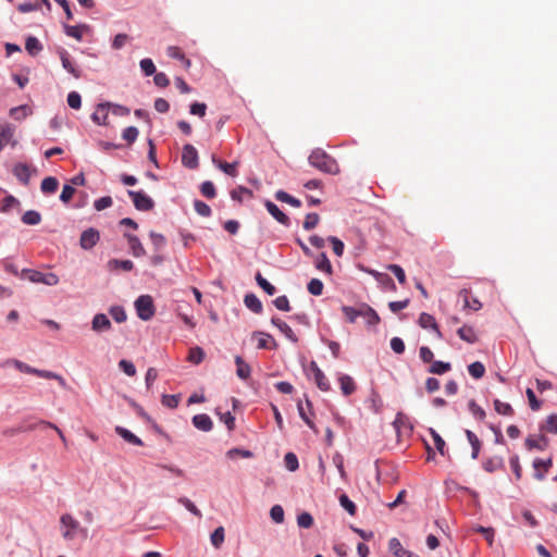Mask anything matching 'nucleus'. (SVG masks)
<instances>
[{"instance_id":"obj_1","label":"nucleus","mask_w":557,"mask_h":557,"mask_svg":"<svg viewBox=\"0 0 557 557\" xmlns=\"http://www.w3.org/2000/svg\"><path fill=\"white\" fill-rule=\"evenodd\" d=\"M308 161L313 168L318 169L321 172L332 175L339 173V166L337 164V161L321 148L312 150L308 158Z\"/></svg>"},{"instance_id":"obj_2","label":"nucleus","mask_w":557,"mask_h":557,"mask_svg":"<svg viewBox=\"0 0 557 557\" xmlns=\"http://www.w3.org/2000/svg\"><path fill=\"white\" fill-rule=\"evenodd\" d=\"M342 310L350 323H354L358 317L367 319L370 325H376L380 322L377 313L368 305H362L359 309L344 306Z\"/></svg>"},{"instance_id":"obj_3","label":"nucleus","mask_w":557,"mask_h":557,"mask_svg":"<svg viewBox=\"0 0 557 557\" xmlns=\"http://www.w3.org/2000/svg\"><path fill=\"white\" fill-rule=\"evenodd\" d=\"M135 308L137 315L144 321H148L154 315L153 300L149 295L139 296L135 301Z\"/></svg>"},{"instance_id":"obj_4","label":"nucleus","mask_w":557,"mask_h":557,"mask_svg":"<svg viewBox=\"0 0 557 557\" xmlns=\"http://www.w3.org/2000/svg\"><path fill=\"white\" fill-rule=\"evenodd\" d=\"M60 524L63 539L66 541L74 540L81 527L79 522L72 515L64 513L60 517Z\"/></svg>"},{"instance_id":"obj_5","label":"nucleus","mask_w":557,"mask_h":557,"mask_svg":"<svg viewBox=\"0 0 557 557\" xmlns=\"http://www.w3.org/2000/svg\"><path fill=\"white\" fill-rule=\"evenodd\" d=\"M16 127L9 123H0V151L7 146L15 147L17 140L15 138Z\"/></svg>"},{"instance_id":"obj_6","label":"nucleus","mask_w":557,"mask_h":557,"mask_svg":"<svg viewBox=\"0 0 557 557\" xmlns=\"http://www.w3.org/2000/svg\"><path fill=\"white\" fill-rule=\"evenodd\" d=\"M27 277L33 283H41L48 286H55L59 283V276L52 272H40L36 270H28Z\"/></svg>"},{"instance_id":"obj_7","label":"nucleus","mask_w":557,"mask_h":557,"mask_svg":"<svg viewBox=\"0 0 557 557\" xmlns=\"http://www.w3.org/2000/svg\"><path fill=\"white\" fill-rule=\"evenodd\" d=\"M127 194L132 198L135 208L139 211H149L154 206L153 200L141 190H128Z\"/></svg>"},{"instance_id":"obj_8","label":"nucleus","mask_w":557,"mask_h":557,"mask_svg":"<svg viewBox=\"0 0 557 557\" xmlns=\"http://www.w3.org/2000/svg\"><path fill=\"white\" fill-rule=\"evenodd\" d=\"M182 163L188 169H196L198 166V152L193 145L186 144L183 147Z\"/></svg>"},{"instance_id":"obj_9","label":"nucleus","mask_w":557,"mask_h":557,"mask_svg":"<svg viewBox=\"0 0 557 557\" xmlns=\"http://www.w3.org/2000/svg\"><path fill=\"white\" fill-rule=\"evenodd\" d=\"M58 53L62 62L63 69L66 70L70 74H72L75 78H79L82 76V71L71 60L69 52L65 49H60Z\"/></svg>"},{"instance_id":"obj_10","label":"nucleus","mask_w":557,"mask_h":557,"mask_svg":"<svg viewBox=\"0 0 557 557\" xmlns=\"http://www.w3.org/2000/svg\"><path fill=\"white\" fill-rule=\"evenodd\" d=\"M553 466L552 458H548L546 460L536 458L533 460V468H534V478L537 481H543L545 479V475L549 471V469Z\"/></svg>"},{"instance_id":"obj_11","label":"nucleus","mask_w":557,"mask_h":557,"mask_svg":"<svg viewBox=\"0 0 557 557\" xmlns=\"http://www.w3.org/2000/svg\"><path fill=\"white\" fill-rule=\"evenodd\" d=\"M99 232L95 228L84 231L79 238V244L83 249H91L99 242Z\"/></svg>"},{"instance_id":"obj_12","label":"nucleus","mask_w":557,"mask_h":557,"mask_svg":"<svg viewBox=\"0 0 557 557\" xmlns=\"http://www.w3.org/2000/svg\"><path fill=\"white\" fill-rule=\"evenodd\" d=\"M298 412L301 419L305 421V423L312 429L314 432H318L313 421L310 418V414H312V404L311 401L306 398V405H304L301 401L297 404Z\"/></svg>"},{"instance_id":"obj_13","label":"nucleus","mask_w":557,"mask_h":557,"mask_svg":"<svg viewBox=\"0 0 557 557\" xmlns=\"http://www.w3.org/2000/svg\"><path fill=\"white\" fill-rule=\"evenodd\" d=\"M124 236L134 257L139 258L146 255V250L136 235L125 233Z\"/></svg>"},{"instance_id":"obj_14","label":"nucleus","mask_w":557,"mask_h":557,"mask_svg":"<svg viewBox=\"0 0 557 557\" xmlns=\"http://www.w3.org/2000/svg\"><path fill=\"white\" fill-rule=\"evenodd\" d=\"M310 369L313 373L317 386L321 391L327 392L330 389V383L324 373L322 372V370L318 367V364L314 361L310 363Z\"/></svg>"},{"instance_id":"obj_15","label":"nucleus","mask_w":557,"mask_h":557,"mask_svg":"<svg viewBox=\"0 0 557 557\" xmlns=\"http://www.w3.org/2000/svg\"><path fill=\"white\" fill-rule=\"evenodd\" d=\"M388 548L395 557H419L412 552L405 549L400 541L396 537L389 540Z\"/></svg>"},{"instance_id":"obj_16","label":"nucleus","mask_w":557,"mask_h":557,"mask_svg":"<svg viewBox=\"0 0 557 557\" xmlns=\"http://www.w3.org/2000/svg\"><path fill=\"white\" fill-rule=\"evenodd\" d=\"M13 174L16 176V178L24 185H28L30 176H32V170L25 163H17L13 168Z\"/></svg>"},{"instance_id":"obj_17","label":"nucleus","mask_w":557,"mask_h":557,"mask_svg":"<svg viewBox=\"0 0 557 557\" xmlns=\"http://www.w3.org/2000/svg\"><path fill=\"white\" fill-rule=\"evenodd\" d=\"M264 205H265V208H267L268 212H269V213H270V214H271V215H272V216H273L277 222H280L281 224H283V225H285V226H287V225L289 224V219H288V216H287L284 212H282V211L278 209V207H277L274 202H272V201H270V200H267Z\"/></svg>"},{"instance_id":"obj_18","label":"nucleus","mask_w":557,"mask_h":557,"mask_svg":"<svg viewBox=\"0 0 557 557\" xmlns=\"http://www.w3.org/2000/svg\"><path fill=\"white\" fill-rule=\"evenodd\" d=\"M525 446L529 450H545L548 446V438L545 435H540L539 437L529 436L525 440Z\"/></svg>"},{"instance_id":"obj_19","label":"nucleus","mask_w":557,"mask_h":557,"mask_svg":"<svg viewBox=\"0 0 557 557\" xmlns=\"http://www.w3.org/2000/svg\"><path fill=\"white\" fill-rule=\"evenodd\" d=\"M419 324L423 329H429V327L433 329L435 331L436 336L438 338L443 337V335H442V333H441V331L438 329V325H437V323H436V321H435L433 315H431V314H429L426 312H422L420 314V317H419Z\"/></svg>"},{"instance_id":"obj_20","label":"nucleus","mask_w":557,"mask_h":557,"mask_svg":"<svg viewBox=\"0 0 557 557\" xmlns=\"http://www.w3.org/2000/svg\"><path fill=\"white\" fill-rule=\"evenodd\" d=\"M111 327V322L103 313H97L91 321V329L95 332L108 331Z\"/></svg>"},{"instance_id":"obj_21","label":"nucleus","mask_w":557,"mask_h":557,"mask_svg":"<svg viewBox=\"0 0 557 557\" xmlns=\"http://www.w3.org/2000/svg\"><path fill=\"white\" fill-rule=\"evenodd\" d=\"M314 265L319 271L327 275H332L333 273V267L325 252H321L318 256H315Z\"/></svg>"},{"instance_id":"obj_22","label":"nucleus","mask_w":557,"mask_h":557,"mask_svg":"<svg viewBox=\"0 0 557 557\" xmlns=\"http://www.w3.org/2000/svg\"><path fill=\"white\" fill-rule=\"evenodd\" d=\"M193 424L200 431L208 432L212 429L211 418L206 413H199L193 417Z\"/></svg>"},{"instance_id":"obj_23","label":"nucleus","mask_w":557,"mask_h":557,"mask_svg":"<svg viewBox=\"0 0 557 557\" xmlns=\"http://www.w3.org/2000/svg\"><path fill=\"white\" fill-rule=\"evenodd\" d=\"M0 194H3L4 197L0 201V211L3 213L10 212L13 208L20 205V201L12 195H8L7 191L0 188Z\"/></svg>"},{"instance_id":"obj_24","label":"nucleus","mask_w":557,"mask_h":557,"mask_svg":"<svg viewBox=\"0 0 557 557\" xmlns=\"http://www.w3.org/2000/svg\"><path fill=\"white\" fill-rule=\"evenodd\" d=\"M504 468L505 462L503 457L500 456L491 457L483 462V469L490 473L495 472L497 470H502Z\"/></svg>"},{"instance_id":"obj_25","label":"nucleus","mask_w":557,"mask_h":557,"mask_svg":"<svg viewBox=\"0 0 557 557\" xmlns=\"http://www.w3.org/2000/svg\"><path fill=\"white\" fill-rule=\"evenodd\" d=\"M272 324H274L289 341L297 343L298 338L295 335L292 327L278 318H272Z\"/></svg>"},{"instance_id":"obj_26","label":"nucleus","mask_w":557,"mask_h":557,"mask_svg":"<svg viewBox=\"0 0 557 557\" xmlns=\"http://www.w3.org/2000/svg\"><path fill=\"white\" fill-rule=\"evenodd\" d=\"M342 393L345 396L351 395L356 391V383L354 379L347 374H342L338 377Z\"/></svg>"},{"instance_id":"obj_27","label":"nucleus","mask_w":557,"mask_h":557,"mask_svg":"<svg viewBox=\"0 0 557 557\" xmlns=\"http://www.w3.org/2000/svg\"><path fill=\"white\" fill-rule=\"evenodd\" d=\"M115 432L124 441H126L127 443H129L132 445H136V446H143L144 445L143 441L138 436H136L134 433H132L129 430H127L125 428L116 426L115 428Z\"/></svg>"},{"instance_id":"obj_28","label":"nucleus","mask_w":557,"mask_h":557,"mask_svg":"<svg viewBox=\"0 0 557 557\" xmlns=\"http://www.w3.org/2000/svg\"><path fill=\"white\" fill-rule=\"evenodd\" d=\"M64 28V32L67 36L70 37H73L75 38L76 40H82L83 38V32L84 30H88L89 29V26L86 25V24H81V25H75V26H71V25H67L65 24L63 26Z\"/></svg>"},{"instance_id":"obj_29","label":"nucleus","mask_w":557,"mask_h":557,"mask_svg":"<svg viewBox=\"0 0 557 557\" xmlns=\"http://www.w3.org/2000/svg\"><path fill=\"white\" fill-rule=\"evenodd\" d=\"M212 162L221 170L223 171L225 174L230 175V176H236L237 175V162H234V163H227L225 161H220L216 159L215 156H212Z\"/></svg>"},{"instance_id":"obj_30","label":"nucleus","mask_w":557,"mask_h":557,"mask_svg":"<svg viewBox=\"0 0 557 557\" xmlns=\"http://www.w3.org/2000/svg\"><path fill=\"white\" fill-rule=\"evenodd\" d=\"M244 302L248 309H250L255 313L262 312V304L260 299L255 294H247L244 298Z\"/></svg>"},{"instance_id":"obj_31","label":"nucleus","mask_w":557,"mask_h":557,"mask_svg":"<svg viewBox=\"0 0 557 557\" xmlns=\"http://www.w3.org/2000/svg\"><path fill=\"white\" fill-rule=\"evenodd\" d=\"M235 363H236V374L242 380H247L250 376V366L246 363L240 356L235 357Z\"/></svg>"},{"instance_id":"obj_32","label":"nucleus","mask_w":557,"mask_h":557,"mask_svg":"<svg viewBox=\"0 0 557 557\" xmlns=\"http://www.w3.org/2000/svg\"><path fill=\"white\" fill-rule=\"evenodd\" d=\"M457 334L462 341L469 344H473L478 341V336L472 326L463 325L457 331Z\"/></svg>"},{"instance_id":"obj_33","label":"nucleus","mask_w":557,"mask_h":557,"mask_svg":"<svg viewBox=\"0 0 557 557\" xmlns=\"http://www.w3.org/2000/svg\"><path fill=\"white\" fill-rule=\"evenodd\" d=\"M450 369H451V364L449 362L433 360L431 362L430 368L428 369V372L432 373V374L441 375V374H444V373L450 371Z\"/></svg>"},{"instance_id":"obj_34","label":"nucleus","mask_w":557,"mask_h":557,"mask_svg":"<svg viewBox=\"0 0 557 557\" xmlns=\"http://www.w3.org/2000/svg\"><path fill=\"white\" fill-rule=\"evenodd\" d=\"M59 187V182L53 176H48L42 180L40 189L44 194H53Z\"/></svg>"},{"instance_id":"obj_35","label":"nucleus","mask_w":557,"mask_h":557,"mask_svg":"<svg viewBox=\"0 0 557 557\" xmlns=\"http://www.w3.org/2000/svg\"><path fill=\"white\" fill-rule=\"evenodd\" d=\"M466 436L472 447L471 457L476 459L481 449V441L479 437L470 430H466Z\"/></svg>"},{"instance_id":"obj_36","label":"nucleus","mask_w":557,"mask_h":557,"mask_svg":"<svg viewBox=\"0 0 557 557\" xmlns=\"http://www.w3.org/2000/svg\"><path fill=\"white\" fill-rule=\"evenodd\" d=\"M92 121L99 125H106L108 119L107 104L100 103L98 104L96 111L92 114Z\"/></svg>"},{"instance_id":"obj_37","label":"nucleus","mask_w":557,"mask_h":557,"mask_svg":"<svg viewBox=\"0 0 557 557\" xmlns=\"http://www.w3.org/2000/svg\"><path fill=\"white\" fill-rule=\"evenodd\" d=\"M25 49L30 55H37L42 50V45L36 37L29 36L26 39Z\"/></svg>"},{"instance_id":"obj_38","label":"nucleus","mask_w":557,"mask_h":557,"mask_svg":"<svg viewBox=\"0 0 557 557\" xmlns=\"http://www.w3.org/2000/svg\"><path fill=\"white\" fill-rule=\"evenodd\" d=\"M34 375H37L39 377L47 379V380H57L62 387H64L66 385L65 380L61 375H59L54 372L48 371V370L36 369V372H34Z\"/></svg>"},{"instance_id":"obj_39","label":"nucleus","mask_w":557,"mask_h":557,"mask_svg":"<svg viewBox=\"0 0 557 557\" xmlns=\"http://www.w3.org/2000/svg\"><path fill=\"white\" fill-rule=\"evenodd\" d=\"M32 113L29 107L27 106H18V107H15V108H12L10 110V115L16 120V121H22L24 120L25 117H27L29 114Z\"/></svg>"},{"instance_id":"obj_40","label":"nucleus","mask_w":557,"mask_h":557,"mask_svg":"<svg viewBox=\"0 0 557 557\" xmlns=\"http://www.w3.org/2000/svg\"><path fill=\"white\" fill-rule=\"evenodd\" d=\"M40 221V213L34 210L26 211L22 216V222L27 225H37Z\"/></svg>"},{"instance_id":"obj_41","label":"nucleus","mask_w":557,"mask_h":557,"mask_svg":"<svg viewBox=\"0 0 557 557\" xmlns=\"http://www.w3.org/2000/svg\"><path fill=\"white\" fill-rule=\"evenodd\" d=\"M224 537H225V531H224V528L223 527H219L216 528L213 533L211 534L210 536V540H211V544L215 547V548H220L221 545L223 544L224 542Z\"/></svg>"},{"instance_id":"obj_42","label":"nucleus","mask_w":557,"mask_h":557,"mask_svg":"<svg viewBox=\"0 0 557 557\" xmlns=\"http://www.w3.org/2000/svg\"><path fill=\"white\" fill-rule=\"evenodd\" d=\"M108 264L110 269H122L123 271H131L134 268V263L131 260L112 259Z\"/></svg>"},{"instance_id":"obj_43","label":"nucleus","mask_w":557,"mask_h":557,"mask_svg":"<svg viewBox=\"0 0 557 557\" xmlns=\"http://www.w3.org/2000/svg\"><path fill=\"white\" fill-rule=\"evenodd\" d=\"M494 408L498 414L509 417L513 414L512 407L508 403H503L499 399L494 400Z\"/></svg>"},{"instance_id":"obj_44","label":"nucleus","mask_w":557,"mask_h":557,"mask_svg":"<svg viewBox=\"0 0 557 557\" xmlns=\"http://www.w3.org/2000/svg\"><path fill=\"white\" fill-rule=\"evenodd\" d=\"M275 198L280 201H283V202H286V203H289L290 206L293 207H300L301 206V202L299 199L290 196L289 194H287L286 191H283V190H278L276 194H275Z\"/></svg>"},{"instance_id":"obj_45","label":"nucleus","mask_w":557,"mask_h":557,"mask_svg":"<svg viewBox=\"0 0 557 557\" xmlns=\"http://www.w3.org/2000/svg\"><path fill=\"white\" fill-rule=\"evenodd\" d=\"M470 375L474 379H481L485 373V367L482 362L475 361L468 367Z\"/></svg>"},{"instance_id":"obj_46","label":"nucleus","mask_w":557,"mask_h":557,"mask_svg":"<svg viewBox=\"0 0 557 557\" xmlns=\"http://www.w3.org/2000/svg\"><path fill=\"white\" fill-rule=\"evenodd\" d=\"M205 358V351L202 348L200 347H194L189 350V354H188V361L194 363V364H199L202 362Z\"/></svg>"},{"instance_id":"obj_47","label":"nucleus","mask_w":557,"mask_h":557,"mask_svg":"<svg viewBox=\"0 0 557 557\" xmlns=\"http://www.w3.org/2000/svg\"><path fill=\"white\" fill-rule=\"evenodd\" d=\"M256 281H257V284L270 296L274 295L276 289L275 287L269 283L262 275L260 272H258L256 274Z\"/></svg>"},{"instance_id":"obj_48","label":"nucleus","mask_w":557,"mask_h":557,"mask_svg":"<svg viewBox=\"0 0 557 557\" xmlns=\"http://www.w3.org/2000/svg\"><path fill=\"white\" fill-rule=\"evenodd\" d=\"M308 292L313 296H320L323 293V283L319 278H311L307 285Z\"/></svg>"},{"instance_id":"obj_49","label":"nucleus","mask_w":557,"mask_h":557,"mask_svg":"<svg viewBox=\"0 0 557 557\" xmlns=\"http://www.w3.org/2000/svg\"><path fill=\"white\" fill-rule=\"evenodd\" d=\"M109 312L115 322L122 323V322L126 321L127 315H126V312L123 307L113 306V307H111Z\"/></svg>"},{"instance_id":"obj_50","label":"nucleus","mask_w":557,"mask_h":557,"mask_svg":"<svg viewBox=\"0 0 557 557\" xmlns=\"http://www.w3.org/2000/svg\"><path fill=\"white\" fill-rule=\"evenodd\" d=\"M542 430H544L548 433L557 434V414L556 413L549 414L546 418L545 424L542 426Z\"/></svg>"},{"instance_id":"obj_51","label":"nucleus","mask_w":557,"mask_h":557,"mask_svg":"<svg viewBox=\"0 0 557 557\" xmlns=\"http://www.w3.org/2000/svg\"><path fill=\"white\" fill-rule=\"evenodd\" d=\"M200 191L201 194L206 197V198H209V199H212L215 197L216 193H215V187L213 185L212 182L210 181H206L201 184L200 186Z\"/></svg>"},{"instance_id":"obj_52","label":"nucleus","mask_w":557,"mask_h":557,"mask_svg":"<svg viewBox=\"0 0 557 557\" xmlns=\"http://www.w3.org/2000/svg\"><path fill=\"white\" fill-rule=\"evenodd\" d=\"M284 463L289 471H296L299 467L298 458L294 453H287L285 455Z\"/></svg>"},{"instance_id":"obj_53","label":"nucleus","mask_w":557,"mask_h":557,"mask_svg":"<svg viewBox=\"0 0 557 557\" xmlns=\"http://www.w3.org/2000/svg\"><path fill=\"white\" fill-rule=\"evenodd\" d=\"M525 394L529 400L530 408L533 411L540 410L542 407V403L536 398L534 391L532 388H527Z\"/></svg>"},{"instance_id":"obj_54","label":"nucleus","mask_w":557,"mask_h":557,"mask_svg":"<svg viewBox=\"0 0 557 557\" xmlns=\"http://www.w3.org/2000/svg\"><path fill=\"white\" fill-rule=\"evenodd\" d=\"M460 295L463 296V302L466 308L472 309L474 311H478L482 308V304L476 298H473L471 301L469 300L468 292L466 289L461 290Z\"/></svg>"},{"instance_id":"obj_55","label":"nucleus","mask_w":557,"mask_h":557,"mask_svg":"<svg viewBox=\"0 0 557 557\" xmlns=\"http://www.w3.org/2000/svg\"><path fill=\"white\" fill-rule=\"evenodd\" d=\"M339 504L345 510H347L349 515L354 516L356 513V505L349 499V497L346 494H342L339 496Z\"/></svg>"},{"instance_id":"obj_56","label":"nucleus","mask_w":557,"mask_h":557,"mask_svg":"<svg viewBox=\"0 0 557 557\" xmlns=\"http://www.w3.org/2000/svg\"><path fill=\"white\" fill-rule=\"evenodd\" d=\"M141 71L146 76H150L156 73V66L151 59H143L139 63Z\"/></svg>"},{"instance_id":"obj_57","label":"nucleus","mask_w":557,"mask_h":557,"mask_svg":"<svg viewBox=\"0 0 557 557\" xmlns=\"http://www.w3.org/2000/svg\"><path fill=\"white\" fill-rule=\"evenodd\" d=\"M320 221V216L318 213H308L304 221V228L310 231L314 228Z\"/></svg>"},{"instance_id":"obj_58","label":"nucleus","mask_w":557,"mask_h":557,"mask_svg":"<svg viewBox=\"0 0 557 557\" xmlns=\"http://www.w3.org/2000/svg\"><path fill=\"white\" fill-rule=\"evenodd\" d=\"M375 278L376 281H379L380 283L382 284H385V285H388L392 289H395L396 286H395V283L393 281V278L391 276H388L387 274L385 273H380L377 271H371L370 272Z\"/></svg>"},{"instance_id":"obj_59","label":"nucleus","mask_w":557,"mask_h":557,"mask_svg":"<svg viewBox=\"0 0 557 557\" xmlns=\"http://www.w3.org/2000/svg\"><path fill=\"white\" fill-rule=\"evenodd\" d=\"M271 519L275 523H282L284 521V509L280 505H274L270 510Z\"/></svg>"},{"instance_id":"obj_60","label":"nucleus","mask_w":557,"mask_h":557,"mask_svg":"<svg viewBox=\"0 0 557 557\" xmlns=\"http://www.w3.org/2000/svg\"><path fill=\"white\" fill-rule=\"evenodd\" d=\"M195 211L201 216H210L211 208L201 200H195L194 202Z\"/></svg>"},{"instance_id":"obj_61","label":"nucleus","mask_w":557,"mask_h":557,"mask_svg":"<svg viewBox=\"0 0 557 557\" xmlns=\"http://www.w3.org/2000/svg\"><path fill=\"white\" fill-rule=\"evenodd\" d=\"M122 137L128 144H133L138 137V129L135 126H128L123 131Z\"/></svg>"},{"instance_id":"obj_62","label":"nucleus","mask_w":557,"mask_h":557,"mask_svg":"<svg viewBox=\"0 0 557 557\" xmlns=\"http://www.w3.org/2000/svg\"><path fill=\"white\" fill-rule=\"evenodd\" d=\"M119 368L128 376H134L136 374V368L133 362L122 359L119 362Z\"/></svg>"},{"instance_id":"obj_63","label":"nucleus","mask_w":557,"mask_h":557,"mask_svg":"<svg viewBox=\"0 0 557 557\" xmlns=\"http://www.w3.org/2000/svg\"><path fill=\"white\" fill-rule=\"evenodd\" d=\"M297 523L300 528L308 529L313 524V518L309 512H302L297 517Z\"/></svg>"},{"instance_id":"obj_64","label":"nucleus","mask_w":557,"mask_h":557,"mask_svg":"<svg viewBox=\"0 0 557 557\" xmlns=\"http://www.w3.org/2000/svg\"><path fill=\"white\" fill-rule=\"evenodd\" d=\"M161 401H162L163 406L174 409L180 404V396L178 395H163Z\"/></svg>"}]
</instances>
